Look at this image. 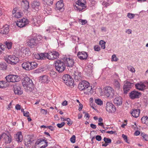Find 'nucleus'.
I'll list each match as a JSON object with an SVG mask.
<instances>
[{"label": "nucleus", "instance_id": "f257e3e1", "mask_svg": "<svg viewBox=\"0 0 148 148\" xmlns=\"http://www.w3.org/2000/svg\"><path fill=\"white\" fill-rule=\"evenodd\" d=\"M78 88L80 90H84V93L86 94L90 92L92 90V87L90 85L89 83L85 80L79 83Z\"/></svg>", "mask_w": 148, "mask_h": 148}, {"label": "nucleus", "instance_id": "f03ea898", "mask_svg": "<svg viewBox=\"0 0 148 148\" xmlns=\"http://www.w3.org/2000/svg\"><path fill=\"white\" fill-rule=\"evenodd\" d=\"M38 64L35 62H23L22 64L23 69L27 71H30L35 69L37 66Z\"/></svg>", "mask_w": 148, "mask_h": 148}, {"label": "nucleus", "instance_id": "7ed1b4c3", "mask_svg": "<svg viewBox=\"0 0 148 148\" xmlns=\"http://www.w3.org/2000/svg\"><path fill=\"white\" fill-rule=\"evenodd\" d=\"M65 64L62 58L55 62V68L57 71L60 73L63 72L65 69Z\"/></svg>", "mask_w": 148, "mask_h": 148}, {"label": "nucleus", "instance_id": "20e7f679", "mask_svg": "<svg viewBox=\"0 0 148 148\" xmlns=\"http://www.w3.org/2000/svg\"><path fill=\"white\" fill-rule=\"evenodd\" d=\"M22 85L25 89L30 90L32 86V82L28 77H25L22 79Z\"/></svg>", "mask_w": 148, "mask_h": 148}, {"label": "nucleus", "instance_id": "39448f33", "mask_svg": "<svg viewBox=\"0 0 148 148\" xmlns=\"http://www.w3.org/2000/svg\"><path fill=\"white\" fill-rule=\"evenodd\" d=\"M7 62L12 65L16 64L19 61L18 58L15 56L7 55L5 58Z\"/></svg>", "mask_w": 148, "mask_h": 148}, {"label": "nucleus", "instance_id": "423d86ee", "mask_svg": "<svg viewBox=\"0 0 148 148\" xmlns=\"http://www.w3.org/2000/svg\"><path fill=\"white\" fill-rule=\"evenodd\" d=\"M78 3H76L75 6H74V9L77 11H84L86 7L85 5L86 3L85 0H78Z\"/></svg>", "mask_w": 148, "mask_h": 148}, {"label": "nucleus", "instance_id": "0eeeda50", "mask_svg": "<svg viewBox=\"0 0 148 148\" xmlns=\"http://www.w3.org/2000/svg\"><path fill=\"white\" fill-rule=\"evenodd\" d=\"M105 95L108 98H112L115 95V91L113 88L110 86H106L105 88Z\"/></svg>", "mask_w": 148, "mask_h": 148}, {"label": "nucleus", "instance_id": "6e6552de", "mask_svg": "<svg viewBox=\"0 0 148 148\" xmlns=\"http://www.w3.org/2000/svg\"><path fill=\"white\" fill-rule=\"evenodd\" d=\"M62 79L66 85L70 86H73L74 82L73 79L68 75H64L62 77Z\"/></svg>", "mask_w": 148, "mask_h": 148}, {"label": "nucleus", "instance_id": "1a4fd4ad", "mask_svg": "<svg viewBox=\"0 0 148 148\" xmlns=\"http://www.w3.org/2000/svg\"><path fill=\"white\" fill-rule=\"evenodd\" d=\"M8 82H15L20 81V77L17 75H9L5 77Z\"/></svg>", "mask_w": 148, "mask_h": 148}, {"label": "nucleus", "instance_id": "9d476101", "mask_svg": "<svg viewBox=\"0 0 148 148\" xmlns=\"http://www.w3.org/2000/svg\"><path fill=\"white\" fill-rule=\"evenodd\" d=\"M59 56V53L56 51L49 52L47 53V58L49 60H53L56 59Z\"/></svg>", "mask_w": 148, "mask_h": 148}, {"label": "nucleus", "instance_id": "9b49d317", "mask_svg": "<svg viewBox=\"0 0 148 148\" xmlns=\"http://www.w3.org/2000/svg\"><path fill=\"white\" fill-rule=\"evenodd\" d=\"M106 108V111L109 113H113L116 111L115 106L110 102H107Z\"/></svg>", "mask_w": 148, "mask_h": 148}, {"label": "nucleus", "instance_id": "f8f14e48", "mask_svg": "<svg viewBox=\"0 0 148 148\" xmlns=\"http://www.w3.org/2000/svg\"><path fill=\"white\" fill-rule=\"evenodd\" d=\"M62 59L65 65L69 67H73L74 64V61L73 59L65 57Z\"/></svg>", "mask_w": 148, "mask_h": 148}, {"label": "nucleus", "instance_id": "ddd939ff", "mask_svg": "<svg viewBox=\"0 0 148 148\" xmlns=\"http://www.w3.org/2000/svg\"><path fill=\"white\" fill-rule=\"evenodd\" d=\"M28 23L29 22L27 19L23 18L17 21L16 24L19 27H23L27 25Z\"/></svg>", "mask_w": 148, "mask_h": 148}, {"label": "nucleus", "instance_id": "4468645a", "mask_svg": "<svg viewBox=\"0 0 148 148\" xmlns=\"http://www.w3.org/2000/svg\"><path fill=\"white\" fill-rule=\"evenodd\" d=\"M64 5L63 0H60L56 3L55 9L57 11H63L64 10Z\"/></svg>", "mask_w": 148, "mask_h": 148}, {"label": "nucleus", "instance_id": "2eb2a0df", "mask_svg": "<svg viewBox=\"0 0 148 148\" xmlns=\"http://www.w3.org/2000/svg\"><path fill=\"white\" fill-rule=\"evenodd\" d=\"M133 84L132 83L128 81L126 82L123 87L124 93L126 94L127 93L130 88L133 86Z\"/></svg>", "mask_w": 148, "mask_h": 148}, {"label": "nucleus", "instance_id": "dca6fc26", "mask_svg": "<svg viewBox=\"0 0 148 148\" xmlns=\"http://www.w3.org/2000/svg\"><path fill=\"white\" fill-rule=\"evenodd\" d=\"M34 140L31 138L29 140H25V145L27 148H32L34 146L33 142Z\"/></svg>", "mask_w": 148, "mask_h": 148}, {"label": "nucleus", "instance_id": "f3484780", "mask_svg": "<svg viewBox=\"0 0 148 148\" xmlns=\"http://www.w3.org/2000/svg\"><path fill=\"white\" fill-rule=\"evenodd\" d=\"M40 3L39 1H34L32 2L31 4V7L33 10L38 11L40 7Z\"/></svg>", "mask_w": 148, "mask_h": 148}, {"label": "nucleus", "instance_id": "a211bd4d", "mask_svg": "<svg viewBox=\"0 0 148 148\" xmlns=\"http://www.w3.org/2000/svg\"><path fill=\"white\" fill-rule=\"evenodd\" d=\"M87 53L84 51H79L77 54L78 58L82 60H86L88 57Z\"/></svg>", "mask_w": 148, "mask_h": 148}, {"label": "nucleus", "instance_id": "6ab92c4d", "mask_svg": "<svg viewBox=\"0 0 148 148\" xmlns=\"http://www.w3.org/2000/svg\"><path fill=\"white\" fill-rule=\"evenodd\" d=\"M140 95V92L136 91H133L130 93V97L131 99H134L139 97Z\"/></svg>", "mask_w": 148, "mask_h": 148}, {"label": "nucleus", "instance_id": "aec40b11", "mask_svg": "<svg viewBox=\"0 0 148 148\" xmlns=\"http://www.w3.org/2000/svg\"><path fill=\"white\" fill-rule=\"evenodd\" d=\"M136 88L140 91H143L145 89V86L144 82H140L137 83L135 85Z\"/></svg>", "mask_w": 148, "mask_h": 148}, {"label": "nucleus", "instance_id": "412c9836", "mask_svg": "<svg viewBox=\"0 0 148 148\" xmlns=\"http://www.w3.org/2000/svg\"><path fill=\"white\" fill-rule=\"evenodd\" d=\"M38 43L35 38H33L27 40V45L31 48H33L35 44Z\"/></svg>", "mask_w": 148, "mask_h": 148}, {"label": "nucleus", "instance_id": "4be33fe9", "mask_svg": "<svg viewBox=\"0 0 148 148\" xmlns=\"http://www.w3.org/2000/svg\"><path fill=\"white\" fill-rule=\"evenodd\" d=\"M1 137L3 139V141L6 143H10L11 141V138L9 136L5 133H3L1 134Z\"/></svg>", "mask_w": 148, "mask_h": 148}, {"label": "nucleus", "instance_id": "5701e85b", "mask_svg": "<svg viewBox=\"0 0 148 148\" xmlns=\"http://www.w3.org/2000/svg\"><path fill=\"white\" fill-rule=\"evenodd\" d=\"M14 90L15 94L21 95L23 93V91L21 87L18 86H15L14 87Z\"/></svg>", "mask_w": 148, "mask_h": 148}, {"label": "nucleus", "instance_id": "b1692460", "mask_svg": "<svg viewBox=\"0 0 148 148\" xmlns=\"http://www.w3.org/2000/svg\"><path fill=\"white\" fill-rule=\"evenodd\" d=\"M15 139L18 143L21 142L23 140V136L21 132H18L15 136Z\"/></svg>", "mask_w": 148, "mask_h": 148}, {"label": "nucleus", "instance_id": "393cba45", "mask_svg": "<svg viewBox=\"0 0 148 148\" xmlns=\"http://www.w3.org/2000/svg\"><path fill=\"white\" fill-rule=\"evenodd\" d=\"M114 103L117 106H120L122 103V98L120 97H116L114 100Z\"/></svg>", "mask_w": 148, "mask_h": 148}, {"label": "nucleus", "instance_id": "a878e982", "mask_svg": "<svg viewBox=\"0 0 148 148\" xmlns=\"http://www.w3.org/2000/svg\"><path fill=\"white\" fill-rule=\"evenodd\" d=\"M9 31V26L6 25L1 29L0 32L1 34H7L8 33Z\"/></svg>", "mask_w": 148, "mask_h": 148}, {"label": "nucleus", "instance_id": "bb28decb", "mask_svg": "<svg viewBox=\"0 0 148 148\" xmlns=\"http://www.w3.org/2000/svg\"><path fill=\"white\" fill-rule=\"evenodd\" d=\"M40 23L39 18L38 17H36L33 18L32 23L33 25L39 26L40 25Z\"/></svg>", "mask_w": 148, "mask_h": 148}, {"label": "nucleus", "instance_id": "cd10ccee", "mask_svg": "<svg viewBox=\"0 0 148 148\" xmlns=\"http://www.w3.org/2000/svg\"><path fill=\"white\" fill-rule=\"evenodd\" d=\"M40 79L41 82L44 83H48L49 81L48 76L46 75L41 77Z\"/></svg>", "mask_w": 148, "mask_h": 148}, {"label": "nucleus", "instance_id": "c85d7f7f", "mask_svg": "<svg viewBox=\"0 0 148 148\" xmlns=\"http://www.w3.org/2000/svg\"><path fill=\"white\" fill-rule=\"evenodd\" d=\"M140 113V110L139 109H134L131 113L132 116L135 118L138 117Z\"/></svg>", "mask_w": 148, "mask_h": 148}, {"label": "nucleus", "instance_id": "c756f323", "mask_svg": "<svg viewBox=\"0 0 148 148\" xmlns=\"http://www.w3.org/2000/svg\"><path fill=\"white\" fill-rule=\"evenodd\" d=\"M113 84L115 89L119 90L120 88V84L117 80L115 79L113 82Z\"/></svg>", "mask_w": 148, "mask_h": 148}, {"label": "nucleus", "instance_id": "7c9ffc66", "mask_svg": "<svg viewBox=\"0 0 148 148\" xmlns=\"http://www.w3.org/2000/svg\"><path fill=\"white\" fill-rule=\"evenodd\" d=\"M93 66L92 64H88L86 66V69H87V72H89V73L90 74L92 72Z\"/></svg>", "mask_w": 148, "mask_h": 148}, {"label": "nucleus", "instance_id": "2f4dec72", "mask_svg": "<svg viewBox=\"0 0 148 148\" xmlns=\"http://www.w3.org/2000/svg\"><path fill=\"white\" fill-rule=\"evenodd\" d=\"M141 121L143 123L148 125V117L143 116L141 118Z\"/></svg>", "mask_w": 148, "mask_h": 148}, {"label": "nucleus", "instance_id": "473e14b6", "mask_svg": "<svg viewBox=\"0 0 148 148\" xmlns=\"http://www.w3.org/2000/svg\"><path fill=\"white\" fill-rule=\"evenodd\" d=\"M25 4V10L28 9L29 7V4L28 1H22Z\"/></svg>", "mask_w": 148, "mask_h": 148}, {"label": "nucleus", "instance_id": "72a5a7b5", "mask_svg": "<svg viewBox=\"0 0 148 148\" xmlns=\"http://www.w3.org/2000/svg\"><path fill=\"white\" fill-rule=\"evenodd\" d=\"M53 0H44V3L50 5L53 4Z\"/></svg>", "mask_w": 148, "mask_h": 148}, {"label": "nucleus", "instance_id": "f704fd0d", "mask_svg": "<svg viewBox=\"0 0 148 148\" xmlns=\"http://www.w3.org/2000/svg\"><path fill=\"white\" fill-rule=\"evenodd\" d=\"M7 66L5 63H0V69L1 70H5Z\"/></svg>", "mask_w": 148, "mask_h": 148}, {"label": "nucleus", "instance_id": "c9c22d12", "mask_svg": "<svg viewBox=\"0 0 148 148\" xmlns=\"http://www.w3.org/2000/svg\"><path fill=\"white\" fill-rule=\"evenodd\" d=\"M106 42L103 40H101L99 42V45L101 46V47L102 49H104L105 48V45Z\"/></svg>", "mask_w": 148, "mask_h": 148}, {"label": "nucleus", "instance_id": "e433bc0d", "mask_svg": "<svg viewBox=\"0 0 148 148\" xmlns=\"http://www.w3.org/2000/svg\"><path fill=\"white\" fill-rule=\"evenodd\" d=\"M143 139L146 141L148 140V135L144 133H142L141 134Z\"/></svg>", "mask_w": 148, "mask_h": 148}, {"label": "nucleus", "instance_id": "4c0bfd02", "mask_svg": "<svg viewBox=\"0 0 148 148\" xmlns=\"http://www.w3.org/2000/svg\"><path fill=\"white\" fill-rule=\"evenodd\" d=\"M40 60H44L47 57V53H42L39 54Z\"/></svg>", "mask_w": 148, "mask_h": 148}, {"label": "nucleus", "instance_id": "58836bf2", "mask_svg": "<svg viewBox=\"0 0 148 148\" xmlns=\"http://www.w3.org/2000/svg\"><path fill=\"white\" fill-rule=\"evenodd\" d=\"M95 103L99 105H101L103 104V101L100 99H96L95 100Z\"/></svg>", "mask_w": 148, "mask_h": 148}, {"label": "nucleus", "instance_id": "ea45409f", "mask_svg": "<svg viewBox=\"0 0 148 148\" xmlns=\"http://www.w3.org/2000/svg\"><path fill=\"white\" fill-rule=\"evenodd\" d=\"M22 13L20 12H18L16 13L14 16L17 18H19L21 17Z\"/></svg>", "mask_w": 148, "mask_h": 148}, {"label": "nucleus", "instance_id": "a19ab883", "mask_svg": "<svg viewBox=\"0 0 148 148\" xmlns=\"http://www.w3.org/2000/svg\"><path fill=\"white\" fill-rule=\"evenodd\" d=\"M50 76L53 78H55L57 76V74L54 71H51L50 73Z\"/></svg>", "mask_w": 148, "mask_h": 148}, {"label": "nucleus", "instance_id": "79ce46f5", "mask_svg": "<svg viewBox=\"0 0 148 148\" xmlns=\"http://www.w3.org/2000/svg\"><path fill=\"white\" fill-rule=\"evenodd\" d=\"M5 45L8 49L11 48L12 43L11 42H6Z\"/></svg>", "mask_w": 148, "mask_h": 148}, {"label": "nucleus", "instance_id": "37998d69", "mask_svg": "<svg viewBox=\"0 0 148 148\" xmlns=\"http://www.w3.org/2000/svg\"><path fill=\"white\" fill-rule=\"evenodd\" d=\"M104 141L108 144H109L111 143V140L110 139L104 137L103 139Z\"/></svg>", "mask_w": 148, "mask_h": 148}, {"label": "nucleus", "instance_id": "c03bdc74", "mask_svg": "<svg viewBox=\"0 0 148 148\" xmlns=\"http://www.w3.org/2000/svg\"><path fill=\"white\" fill-rule=\"evenodd\" d=\"M74 78L75 80H77V81L81 79V77L79 75H74Z\"/></svg>", "mask_w": 148, "mask_h": 148}, {"label": "nucleus", "instance_id": "a18cd8bd", "mask_svg": "<svg viewBox=\"0 0 148 148\" xmlns=\"http://www.w3.org/2000/svg\"><path fill=\"white\" fill-rule=\"evenodd\" d=\"M128 69L131 71L132 72H134L135 70L134 69L133 67V66H129L127 67Z\"/></svg>", "mask_w": 148, "mask_h": 148}, {"label": "nucleus", "instance_id": "49530a36", "mask_svg": "<svg viewBox=\"0 0 148 148\" xmlns=\"http://www.w3.org/2000/svg\"><path fill=\"white\" fill-rule=\"evenodd\" d=\"M70 140L71 142L74 143H75V135H73L70 138Z\"/></svg>", "mask_w": 148, "mask_h": 148}, {"label": "nucleus", "instance_id": "de8ad7c7", "mask_svg": "<svg viewBox=\"0 0 148 148\" xmlns=\"http://www.w3.org/2000/svg\"><path fill=\"white\" fill-rule=\"evenodd\" d=\"M118 60V59L116 58V56L115 54L112 55V61H117Z\"/></svg>", "mask_w": 148, "mask_h": 148}, {"label": "nucleus", "instance_id": "09e8293b", "mask_svg": "<svg viewBox=\"0 0 148 148\" xmlns=\"http://www.w3.org/2000/svg\"><path fill=\"white\" fill-rule=\"evenodd\" d=\"M135 16L134 14L131 13H128L127 14V17L130 19L133 18Z\"/></svg>", "mask_w": 148, "mask_h": 148}, {"label": "nucleus", "instance_id": "8fccbe9b", "mask_svg": "<svg viewBox=\"0 0 148 148\" xmlns=\"http://www.w3.org/2000/svg\"><path fill=\"white\" fill-rule=\"evenodd\" d=\"M79 22L80 24L83 25L85 24L87 22V21L85 20L79 19Z\"/></svg>", "mask_w": 148, "mask_h": 148}, {"label": "nucleus", "instance_id": "3c124183", "mask_svg": "<svg viewBox=\"0 0 148 148\" xmlns=\"http://www.w3.org/2000/svg\"><path fill=\"white\" fill-rule=\"evenodd\" d=\"M65 124L64 122H62L60 123H58L57 124V125L58 127L59 128H61Z\"/></svg>", "mask_w": 148, "mask_h": 148}, {"label": "nucleus", "instance_id": "603ef678", "mask_svg": "<svg viewBox=\"0 0 148 148\" xmlns=\"http://www.w3.org/2000/svg\"><path fill=\"white\" fill-rule=\"evenodd\" d=\"M94 49L96 51H99L100 50V48L99 46L98 45H96L94 47Z\"/></svg>", "mask_w": 148, "mask_h": 148}, {"label": "nucleus", "instance_id": "864d4df0", "mask_svg": "<svg viewBox=\"0 0 148 148\" xmlns=\"http://www.w3.org/2000/svg\"><path fill=\"white\" fill-rule=\"evenodd\" d=\"M66 121L67 122V124L69 126H70L72 124V122L71 121V120L69 118L66 119Z\"/></svg>", "mask_w": 148, "mask_h": 148}, {"label": "nucleus", "instance_id": "5fc2aeb1", "mask_svg": "<svg viewBox=\"0 0 148 148\" xmlns=\"http://www.w3.org/2000/svg\"><path fill=\"white\" fill-rule=\"evenodd\" d=\"M95 138L96 140L98 141H100L101 140V137L100 136L97 135Z\"/></svg>", "mask_w": 148, "mask_h": 148}, {"label": "nucleus", "instance_id": "6e6d98bb", "mask_svg": "<svg viewBox=\"0 0 148 148\" xmlns=\"http://www.w3.org/2000/svg\"><path fill=\"white\" fill-rule=\"evenodd\" d=\"M29 52V49L27 48H26L23 51V53H25V55L27 54H28V53Z\"/></svg>", "mask_w": 148, "mask_h": 148}, {"label": "nucleus", "instance_id": "4d7b16f0", "mask_svg": "<svg viewBox=\"0 0 148 148\" xmlns=\"http://www.w3.org/2000/svg\"><path fill=\"white\" fill-rule=\"evenodd\" d=\"M23 116H25L29 117V113L28 112L26 111L25 112H24L23 113Z\"/></svg>", "mask_w": 148, "mask_h": 148}, {"label": "nucleus", "instance_id": "13d9d810", "mask_svg": "<svg viewBox=\"0 0 148 148\" xmlns=\"http://www.w3.org/2000/svg\"><path fill=\"white\" fill-rule=\"evenodd\" d=\"M102 4L105 6H107L109 5V4L106 1H104L102 3Z\"/></svg>", "mask_w": 148, "mask_h": 148}, {"label": "nucleus", "instance_id": "bf43d9fd", "mask_svg": "<svg viewBox=\"0 0 148 148\" xmlns=\"http://www.w3.org/2000/svg\"><path fill=\"white\" fill-rule=\"evenodd\" d=\"M5 83L4 81H0V88H2L4 87V84Z\"/></svg>", "mask_w": 148, "mask_h": 148}, {"label": "nucleus", "instance_id": "052dcab7", "mask_svg": "<svg viewBox=\"0 0 148 148\" xmlns=\"http://www.w3.org/2000/svg\"><path fill=\"white\" fill-rule=\"evenodd\" d=\"M15 109L17 110H21V106L18 104H16L15 106Z\"/></svg>", "mask_w": 148, "mask_h": 148}, {"label": "nucleus", "instance_id": "680f3d73", "mask_svg": "<svg viewBox=\"0 0 148 148\" xmlns=\"http://www.w3.org/2000/svg\"><path fill=\"white\" fill-rule=\"evenodd\" d=\"M122 137L126 142L128 143L127 141V137L124 134H122Z\"/></svg>", "mask_w": 148, "mask_h": 148}, {"label": "nucleus", "instance_id": "e2e57ef3", "mask_svg": "<svg viewBox=\"0 0 148 148\" xmlns=\"http://www.w3.org/2000/svg\"><path fill=\"white\" fill-rule=\"evenodd\" d=\"M42 37L40 35H39L38 36H37L36 37L37 38V41H40L41 39H42Z\"/></svg>", "mask_w": 148, "mask_h": 148}, {"label": "nucleus", "instance_id": "0e129e2a", "mask_svg": "<svg viewBox=\"0 0 148 148\" xmlns=\"http://www.w3.org/2000/svg\"><path fill=\"white\" fill-rule=\"evenodd\" d=\"M40 112L43 114H46L47 113V111L43 109H40Z\"/></svg>", "mask_w": 148, "mask_h": 148}, {"label": "nucleus", "instance_id": "69168bd1", "mask_svg": "<svg viewBox=\"0 0 148 148\" xmlns=\"http://www.w3.org/2000/svg\"><path fill=\"white\" fill-rule=\"evenodd\" d=\"M34 57L35 58L39 60L40 59L39 54H36L34 55Z\"/></svg>", "mask_w": 148, "mask_h": 148}, {"label": "nucleus", "instance_id": "338daca9", "mask_svg": "<svg viewBox=\"0 0 148 148\" xmlns=\"http://www.w3.org/2000/svg\"><path fill=\"white\" fill-rule=\"evenodd\" d=\"M145 86V89H148V81H145L144 82Z\"/></svg>", "mask_w": 148, "mask_h": 148}, {"label": "nucleus", "instance_id": "774afa93", "mask_svg": "<svg viewBox=\"0 0 148 148\" xmlns=\"http://www.w3.org/2000/svg\"><path fill=\"white\" fill-rule=\"evenodd\" d=\"M126 33H127L128 34H132V31L130 29H127L125 31Z\"/></svg>", "mask_w": 148, "mask_h": 148}]
</instances>
